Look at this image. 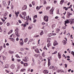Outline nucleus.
I'll list each match as a JSON object with an SVG mask.
<instances>
[{
    "instance_id": "obj_54",
    "label": "nucleus",
    "mask_w": 74,
    "mask_h": 74,
    "mask_svg": "<svg viewBox=\"0 0 74 74\" xmlns=\"http://www.w3.org/2000/svg\"><path fill=\"white\" fill-rule=\"evenodd\" d=\"M18 22L20 23H22V21H21V20H18Z\"/></svg>"
},
{
    "instance_id": "obj_31",
    "label": "nucleus",
    "mask_w": 74,
    "mask_h": 74,
    "mask_svg": "<svg viewBox=\"0 0 74 74\" xmlns=\"http://www.w3.org/2000/svg\"><path fill=\"white\" fill-rule=\"evenodd\" d=\"M51 7L49 6H48L46 7V10H48L49 9V8H50Z\"/></svg>"
},
{
    "instance_id": "obj_25",
    "label": "nucleus",
    "mask_w": 74,
    "mask_h": 74,
    "mask_svg": "<svg viewBox=\"0 0 74 74\" xmlns=\"http://www.w3.org/2000/svg\"><path fill=\"white\" fill-rule=\"evenodd\" d=\"M60 31V29H56V33H59V32Z\"/></svg>"
},
{
    "instance_id": "obj_34",
    "label": "nucleus",
    "mask_w": 74,
    "mask_h": 74,
    "mask_svg": "<svg viewBox=\"0 0 74 74\" xmlns=\"http://www.w3.org/2000/svg\"><path fill=\"white\" fill-rule=\"evenodd\" d=\"M19 14V13L18 12H15V14L16 15H18V14Z\"/></svg>"
},
{
    "instance_id": "obj_12",
    "label": "nucleus",
    "mask_w": 74,
    "mask_h": 74,
    "mask_svg": "<svg viewBox=\"0 0 74 74\" xmlns=\"http://www.w3.org/2000/svg\"><path fill=\"white\" fill-rule=\"evenodd\" d=\"M58 43H57V42H56V41H55L54 42H53V45L54 46H56V45H58Z\"/></svg>"
},
{
    "instance_id": "obj_7",
    "label": "nucleus",
    "mask_w": 74,
    "mask_h": 74,
    "mask_svg": "<svg viewBox=\"0 0 74 74\" xmlns=\"http://www.w3.org/2000/svg\"><path fill=\"white\" fill-rule=\"evenodd\" d=\"M35 51L36 52L38 53H40V51H39V50L38 49H35Z\"/></svg>"
},
{
    "instance_id": "obj_51",
    "label": "nucleus",
    "mask_w": 74,
    "mask_h": 74,
    "mask_svg": "<svg viewBox=\"0 0 74 74\" xmlns=\"http://www.w3.org/2000/svg\"><path fill=\"white\" fill-rule=\"evenodd\" d=\"M42 25H45V23H42Z\"/></svg>"
},
{
    "instance_id": "obj_18",
    "label": "nucleus",
    "mask_w": 74,
    "mask_h": 74,
    "mask_svg": "<svg viewBox=\"0 0 74 74\" xmlns=\"http://www.w3.org/2000/svg\"><path fill=\"white\" fill-rule=\"evenodd\" d=\"M22 14L23 15H26V12H23L22 13Z\"/></svg>"
},
{
    "instance_id": "obj_40",
    "label": "nucleus",
    "mask_w": 74,
    "mask_h": 74,
    "mask_svg": "<svg viewBox=\"0 0 74 74\" xmlns=\"http://www.w3.org/2000/svg\"><path fill=\"white\" fill-rule=\"evenodd\" d=\"M47 71V70H44L43 71V73H44L45 74V73H46V72Z\"/></svg>"
},
{
    "instance_id": "obj_48",
    "label": "nucleus",
    "mask_w": 74,
    "mask_h": 74,
    "mask_svg": "<svg viewBox=\"0 0 74 74\" xmlns=\"http://www.w3.org/2000/svg\"><path fill=\"white\" fill-rule=\"evenodd\" d=\"M1 19L2 21L3 22H4L5 21V20L3 19V18H1Z\"/></svg>"
},
{
    "instance_id": "obj_38",
    "label": "nucleus",
    "mask_w": 74,
    "mask_h": 74,
    "mask_svg": "<svg viewBox=\"0 0 74 74\" xmlns=\"http://www.w3.org/2000/svg\"><path fill=\"white\" fill-rule=\"evenodd\" d=\"M57 53H58V51H56L54 52V53H52V54H56Z\"/></svg>"
},
{
    "instance_id": "obj_55",
    "label": "nucleus",
    "mask_w": 74,
    "mask_h": 74,
    "mask_svg": "<svg viewBox=\"0 0 74 74\" xmlns=\"http://www.w3.org/2000/svg\"><path fill=\"white\" fill-rule=\"evenodd\" d=\"M32 4L33 5H35V4H34V2H32Z\"/></svg>"
},
{
    "instance_id": "obj_33",
    "label": "nucleus",
    "mask_w": 74,
    "mask_h": 74,
    "mask_svg": "<svg viewBox=\"0 0 74 74\" xmlns=\"http://www.w3.org/2000/svg\"><path fill=\"white\" fill-rule=\"evenodd\" d=\"M60 70H60V69H58L56 71V72H57V73H59V72H60Z\"/></svg>"
},
{
    "instance_id": "obj_22",
    "label": "nucleus",
    "mask_w": 74,
    "mask_h": 74,
    "mask_svg": "<svg viewBox=\"0 0 74 74\" xmlns=\"http://www.w3.org/2000/svg\"><path fill=\"white\" fill-rule=\"evenodd\" d=\"M54 68V66H51L49 68V69L51 70V69H53Z\"/></svg>"
},
{
    "instance_id": "obj_37",
    "label": "nucleus",
    "mask_w": 74,
    "mask_h": 74,
    "mask_svg": "<svg viewBox=\"0 0 74 74\" xmlns=\"http://www.w3.org/2000/svg\"><path fill=\"white\" fill-rule=\"evenodd\" d=\"M20 16L21 17V18H22V19H24V18L23 17V16H22L21 14L20 15Z\"/></svg>"
},
{
    "instance_id": "obj_62",
    "label": "nucleus",
    "mask_w": 74,
    "mask_h": 74,
    "mask_svg": "<svg viewBox=\"0 0 74 74\" xmlns=\"http://www.w3.org/2000/svg\"><path fill=\"white\" fill-rule=\"evenodd\" d=\"M25 49L26 50H29V49L28 48H25Z\"/></svg>"
},
{
    "instance_id": "obj_32",
    "label": "nucleus",
    "mask_w": 74,
    "mask_h": 74,
    "mask_svg": "<svg viewBox=\"0 0 74 74\" xmlns=\"http://www.w3.org/2000/svg\"><path fill=\"white\" fill-rule=\"evenodd\" d=\"M36 18H37V15H35L34 16V17L33 18L34 20Z\"/></svg>"
},
{
    "instance_id": "obj_5",
    "label": "nucleus",
    "mask_w": 74,
    "mask_h": 74,
    "mask_svg": "<svg viewBox=\"0 0 74 74\" xmlns=\"http://www.w3.org/2000/svg\"><path fill=\"white\" fill-rule=\"evenodd\" d=\"M15 34L16 35L17 37H20V35H19V34H18V31H16L15 33Z\"/></svg>"
},
{
    "instance_id": "obj_64",
    "label": "nucleus",
    "mask_w": 74,
    "mask_h": 74,
    "mask_svg": "<svg viewBox=\"0 0 74 74\" xmlns=\"http://www.w3.org/2000/svg\"><path fill=\"white\" fill-rule=\"evenodd\" d=\"M26 24H24L23 27H26Z\"/></svg>"
},
{
    "instance_id": "obj_58",
    "label": "nucleus",
    "mask_w": 74,
    "mask_h": 74,
    "mask_svg": "<svg viewBox=\"0 0 74 74\" xmlns=\"http://www.w3.org/2000/svg\"><path fill=\"white\" fill-rule=\"evenodd\" d=\"M6 45H7V46H9V43H7L6 44Z\"/></svg>"
},
{
    "instance_id": "obj_61",
    "label": "nucleus",
    "mask_w": 74,
    "mask_h": 74,
    "mask_svg": "<svg viewBox=\"0 0 74 74\" xmlns=\"http://www.w3.org/2000/svg\"><path fill=\"white\" fill-rule=\"evenodd\" d=\"M55 19H58V16H56L55 17Z\"/></svg>"
},
{
    "instance_id": "obj_56",
    "label": "nucleus",
    "mask_w": 74,
    "mask_h": 74,
    "mask_svg": "<svg viewBox=\"0 0 74 74\" xmlns=\"http://www.w3.org/2000/svg\"><path fill=\"white\" fill-rule=\"evenodd\" d=\"M2 32V29L1 28V27H0V32Z\"/></svg>"
},
{
    "instance_id": "obj_42",
    "label": "nucleus",
    "mask_w": 74,
    "mask_h": 74,
    "mask_svg": "<svg viewBox=\"0 0 74 74\" xmlns=\"http://www.w3.org/2000/svg\"><path fill=\"white\" fill-rule=\"evenodd\" d=\"M70 20H71V21H74V18L73 19V18H71V19H69V21H70Z\"/></svg>"
},
{
    "instance_id": "obj_41",
    "label": "nucleus",
    "mask_w": 74,
    "mask_h": 74,
    "mask_svg": "<svg viewBox=\"0 0 74 74\" xmlns=\"http://www.w3.org/2000/svg\"><path fill=\"white\" fill-rule=\"evenodd\" d=\"M10 23H8L7 24V25L8 26H10Z\"/></svg>"
},
{
    "instance_id": "obj_45",
    "label": "nucleus",
    "mask_w": 74,
    "mask_h": 74,
    "mask_svg": "<svg viewBox=\"0 0 74 74\" xmlns=\"http://www.w3.org/2000/svg\"><path fill=\"white\" fill-rule=\"evenodd\" d=\"M48 73V71L46 70V71L45 74H47Z\"/></svg>"
},
{
    "instance_id": "obj_27",
    "label": "nucleus",
    "mask_w": 74,
    "mask_h": 74,
    "mask_svg": "<svg viewBox=\"0 0 74 74\" xmlns=\"http://www.w3.org/2000/svg\"><path fill=\"white\" fill-rule=\"evenodd\" d=\"M20 50L21 51H25V49H23V48H21Z\"/></svg>"
},
{
    "instance_id": "obj_59",
    "label": "nucleus",
    "mask_w": 74,
    "mask_h": 74,
    "mask_svg": "<svg viewBox=\"0 0 74 74\" xmlns=\"http://www.w3.org/2000/svg\"><path fill=\"white\" fill-rule=\"evenodd\" d=\"M47 3L46 2V1H44V4H46Z\"/></svg>"
},
{
    "instance_id": "obj_57",
    "label": "nucleus",
    "mask_w": 74,
    "mask_h": 74,
    "mask_svg": "<svg viewBox=\"0 0 74 74\" xmlns=\"http://www.w3.org/2000/svg\"><path fill=\"white\" fill-rule=\"evenodd\" d=\"M38 8H39V7L38 6H37L36 7V9L37 10H38Z\"/></svg>"
},
{
    "instance_id": "obj_16",
    "label": "nucleus",
    "mask_w": 74,
    "mask_h": 74,
    "mask_svg": "<svg viewBox=\"0 0 74 74\" xmlns=\"http://www.w3.org/2000/svg\"><path fill=\"white\" fill-rule=\"evenodd\" d=\"M62 42L64 43V45H66V43H67V42L66 41V40H64Z\"/></svg>"
},
{
    "instance_id": "obj_1",
    "label": "nucleus",
    "mask_w": 74,
    "mask_h": 74,
    "mask_svg": "<svg viewBox=\"0 0 74 74\" xmlns=\"http://www.w3.org/2000/svg\"><path fill=\"white\" fill-rule=\"evenodd\" d=\"M44 20L46 22L48 21V16H45L44 17Z\"/></svg>"
},
{
    "instance_id": "obj_23",
    "label": "nucleus",
    "mask_w": 74,
    "mask_h": 74,
    "mask_svg": "<svg viewBox=\"0 0 74 74\" xmlns=\"http://www.w3.org/2000/svg\"><path fill=\"white\" fill-rule=\"evenodd\" d=\"M52 36V33H50L48 35V36L49 37H51Z\"/></svg>"
},
{
    "instance_id": "obj_15",
    "label": "nucleus",
    "mask_w": 74,
    "mask_h": 74,
    "mask_svg": "<svg viewBox=\"0 0 74 74\" xmlns=\"http://www.w3.org/2000/svg\"><path fill=\"white\" fill-rule=\"evenodd\" d=\"M27 41H28V38H27L24 40V42L26 43L27 42Z\"/></svg>"
},
{
    "instance_id": "obj_60",
    "label": "nucleus",
    "mask_w": 74,
    "mask_h": 74,
    "mask_svg": "<svg viewBox=\"0 0 74 74\" xmlns=\"http://www.w3.org/2000/svg\"><path fill=\"white\" fill-rule=\"evenodd\" d=\"M30 71H31V73H32V72H33V69H31Z\"/></svg>"
},
{
    "instance_id": "obj_50",
    "label": "nucleus",
    "mask_w": 74,
    "mask_h": 74,
    "mask_svg": "<svg viewBox=\"0 0 74 74\" xmlns=\"http://www.w3.org/2000/svg\"><path fill=\"white\" fill-rule=\"evenodd\" d=\"M39 13L40 14H42V11L39 12Z\"/></svg>"
},
{
    "instance_id": "obj_39",
    "label": "nucleus",
    "mask_w": 74,
    "mask_h": 74,
    "mask_svg": "<svg viewBox=\"0 0 74 74\" xmlns=\"http://www.w3.org/2000/svg\"><path fill=\"white\" fill-rule=\"evenodd\" d=\"M71 53L72 54V55H73V57H74V52L73 51H72Z\"/></svg>"
},
{
    "instance_id": "obj_30",
    "label": "nucleus",
    "mask_w": 74,
    "mask_h": 74,
    "mask_svg": "<svg viewBox=\"0 0 74 74\" xmlns=\"http://www.w3.org/2000/svg\"><path fill=\"white\" fill-rule=\"evenodd\" d=\"M11 33H12V30H11V31H10L8 33V34H10Z\"/></svg>"
},
{
    "instance_id": "obj_49",
    "label": "nucleus",
    "mask_w": 74,
    "mask_h": 74,
    "mask_svg": "<svg viewBox=\"0 0 74 74\" xmlns=\"http://www.w3.org/2000/svg\"><path fill=\"white\" fill-rule=\"evenodd\" d=\"M33 39H30L29 40V42H32L33 41Z\"/></svg>"
},
{
    "instance_id": "obj_53",
    "label": "nucleus",
    "mask_w": 74,
    "mask_h": 74,
    "mask_svg": "<svg viewBox=\"0 0 74 74\" xmlns=\"http://www.w3.org/2000/svg\"><path fill=\"white\" fill-rule=\"evenodd\" d=\"M60 72H61V73H63V72H64L63 70L60 69Z\"/></svg>"
},
{
    "instance_id": "obj_2",
    "label": "nucleus",
    "mask_w": 74,
    "mask_h": 74,
    "mask_svg": "<svg viewBox=\"0 0 74 74\" xmlns=\"http://www.w3.org/2000/svg\"><path fill=\"white\" fill-rule=\"evenodd\" d=\"M28 59V57H25V58L23 59V60L25 62H27L28 60H27Z\"/></svg>"
},
{
    "instance_id": "obj_35",
    "label": "nucleus",
    "mask_w": 74,
    "mask_h": 74,
    "mask_svg": "<svg viewBox=\"0 0 74 74\" xmlns=\"http://www.w3.org/2000/svg\"><path fill=\"white\" fill-rule=\"evenodd\" d=\"M59 10L58 9L57 10V14H59Z\"/></svg>"
},
{
    "instance_id": "obj_3",
    "label": "nucleus",
    "mask_w": 74,
    "mask_h": 74,
    "mask_svg": "<svg viewBox=\"0 0 74 74\" xmlns=\"http://www.w3.org/2000/svg\"><path fill=\"white\" fill-rule=\"evenodd\" d=\"M19 42H20V45L21 46H23V40H22V42L21 41V40H20Z\"/></svg>"
},
{
    "instance_id": "obj_21",
    "label": "nucleus",
    "mask_w": 74,
    "mask_h": 74,
    "mask_svg": "<svg viewBox=\"0 0 74 74\" xmlns=\"http://www.w3.org/2000/svg\"><path fill=\"white\" fill-rule=\"evenodd\" d=\"M8 68V64H6L4 68Z\"/></svg>"
},
{
    "instance_id": "obj_52",
    "label": "nucleus",
    "mask_w": 74,
    "mask_h": 74,
    "mask_svg": "<svg viewBox=\"0 0 74 74\" xmlns=\"http://www.w3.org/2000/svg\"><path fill=\"white\" fill-rule=\"evenodd\" d=\"M57 2V1H54L53 3H54V4H56V3Z\"/></svg>"
},
{
    "instance_id": "obj_63",
    "label": "nucleus",
    "mask_w": 74,
    "mask_h": 74,
    "mask_svg": "<svg viewBox=\"0 0 74 74\" xmlns=\"http://www.w3.org/2000/svg\"><path fill=\"white\" fill-rule=\"evenodd\" d=\"M36 22V19H34V21H33V22L35 23Z\"/></svg>"
},
{
    "instance_id": "obj_24",
    "label": "nucleus",
    "mask_w": 74,
    "mask_h": 74,
    "mask_svg": "<svg viewBox=\"0 0 74 74\" xmlns=\"http://www.w3.org/2000/svg\"><path fill=\"white\" fill-rule=\"evenodd\" d=\"M43 32L42 31V32H40V36H42V35L43 34H44V33H43Z\"/></svg>"
},
{
    "instance_id": "obj_6",
    "label": "nucleus",
    "mask_w": 74,
    "mask_h": 74,
    "mask_svg": "<svg viewBox=\"0 0 74 74\" xmlns=\"http://www.w3.org/2000/svg\"><path fill=\"white\" fill-rule=\"evenodd\" d=\"M69 20L67 19L66 20L64 21V24H67V23H69Z\"/></svg>"
},
{
    "instance_id": "obj_36",
    "label": "nucleus",
    "mask_w": 74,
    "mask_h": 74,
    "mask_svg": "<svg viewBox=\"0 0 74 74\" xmlns=\"http://www.w3.org/2000/svg\"><path fill=\"white\" fill-rule=\"evenodd\" d=\"M70 16L69 14V13H68V16H67V18H70Z\"/></svg>"
},
{
    "instance_id": "obj_44",
    "label": "nucleus",
    "mask_w": 74,
    "mask_h": 74,
    "mask_svg": "<svg viewBox=\"0 0 74 74\" xmlns=\"http://www.w3.org/2000/svg\"><path fill=\"white\" fill-rule=\"evenodd\" d=\"M56 35V34L52 33V36H55Z\"/></svg>"
},
{
    "instance_id": "obj_14",
    "label": "nucleus",
    "mask_w": 74,
    "mask_h": 74,
    "mask_svg": "<svg viewBox=\"0 0 74 74\" xmlns=\"http://www.w3.org/2000/svg\"><path fill=\"white\" fill-rule=\"evenodd\" d=\"M26 19H25V18H24V19L25 20H26L27 21H26V22H25V23H28V21H29V18H27V17H26Z\"/></svg>"
},
{
    "instance_id": "obj_4",
    "label": "nucleus",
    "mask_w": 74,
    "mask_h": 74,
    "mask_svg": "<svg viewBox=\"0 0 74 74\" xmlns=\"http://www.w3.org/2000/svg\"><path fill=\"white\" fill-rule=\"evenodd\" d=\"M26 9H27V5H24V6L23 7L22 10H26Z\"/></svg>"
},
{
    "instance_id": "obj_43",
    "label": "nucleus",
    "mask_w": 74,
    "mask_h": 74,
    "mask_svg": "<svg viewBox=\"0 0 74 74\" xmlns=\"http://www.w3.org/2000/svg\"><path fill=\"white\" fill-rule=\"evenodd\" d=\"M64 66L65 68H67V64H64Z\"/></svg>"
},
{
    "instance_id": "obj_20",
    "label": "nucleus",
    "mask_w": 74,
    "mask_h": 74,
    "mask_svg": "<svg viewBox=\"0 0 74 74\" xmlns=\"http://www.w3.org/2000/svg\"><path fill=\"white\" fill-rule=\"evenodd\" d=\"M55 26H56L55 24L53 25L52 26V29H54L55 27Z\"/></svg>"
},
{
    "instance_id": "obj_19",
    "label": "nucleus",
    "mask_w": 74,
    "mask_h": 74,
    "mask_svg": "<svg viewBox=\"0 0 74 74\" xmlns=\"http://www.w3.org/2000/svg\"><path fill=\"white\" fill-rule=\"evenodd\" d=\"M9 53H11V54L12 53H14V52L13 51H9Z\"/></svg>"
},
{
    "instance_id": "obj_9",
    "label": "nucleus",
    "mask_w": 74,
    "mask_h": 74,
    "mask_svg": "<svg viewBox=\"0 0 74 74\" xmlns=\"http://www.w3.org/2000/svg\"><path fill=\"white\" fill-rule=\"evenodd\" d=\"M58 57L59 59L61 58V54H60V53H58Z\"/></svg>"
},
{
    "instance_id": "obj_10",
    "label": "nucleus",
    "mask_w": 74,
    "mask_h": 74,
    "mask_svg": "<svg viewBox=\"0 0 74 74\" xmlns=\"http://www.w3.org/2000/svg\"><path fill=\"white\" fill-rule=\"evenodd\" d=\"M48 66H49L51 65V62H50V59L48 58Z\"/></svg>"
},
{
    "instance_id": "obj_29",
    "label": "nucleus",
    "mask_w": 74,
    "mask_h": 74,
    "mask_svg": "<svg viewBox=\"0 0 74 74\" xmlns=\"http://www.w3.org/2000/svg\"><path fill=\"white\" fill-rule=\"evenodd\" d=\"M21 71H26V69H22L21 70Z\"/></svg>"
},
{
    "instance_id": "obj_47",
    "label": "nucleus",
    "mask_w": 74,
    "mask_h": 74,
    "mask_svg": "<svg viewBox=\"0 0 74 74\" xmlns=\"http://www.w3.org/2000/svg\"><path fill=\"white\" fill-rule=\"evenodd\" d=\"M3 34H6V31H4Z\"/></svg>"
},
{
    "instance_id": "obj_17",
    "label": "nucleus",
    "mask_w": 74,
    "mask_h": 74,
    "mask_svg": "<svg viewBox=\"0 0 74 74\" xmlns=\"http://www.w3.org/2000/svg\"><path fill=\"white\" fill-rule=\"evenodd\" d=\"M51 45V43H50V42H49V43L47 44V47L49 48V47Z\"/></svg>"
},
{
    "instance_id": "obj_11",
    "label": "nucleus",
    "mask_w": 74,
    "mask_h": 74,
    "mask_svg": "<svg viewBox=\"0 0 74 74\" xmlns=\"http://www.w3.org/2000/svg\"><path fill=\"white\" fill-rule=\"evenodd\" d=\"M54 10L53 9H51L50 10V12L51 14H53V11Z\"/></svg>"
},
{
    "instance_id": "obj_26",
    "label": "nucleus",
    "mask_w": 74,
    "mask_h": 74,
    "mask_svg": "<svg viewBox=\"0 0 74 74\" xmlns=\"http://www.w3.org/2000/svg\"><path fill=\"white\" fill-rule=\"evenodd\" d=\"M38 55H39V56H40V54H38V55H37V54H35V55H34V56H35V57H36V58H38Z\"/></svg>"
},
{
    "instance_id": "obj_46",
    "label": "nucleus",
    "mask_w": 74,
    "mask_h": 74,
    "mask_svg": "<svg viewBox=\"0 0 74 74\" xmlns=\"http://www.w3.org/2000/svg\"><path fill=\"white\" fill-rule=\"evenodd\" d=\"M8 5H9L10 4V3H11V1H8Z\"/></svg>"
},
{
    "instance_id": "obj_28",
    "label": "nucleus",
    "mask_w": 74,
    "mask_h": 74,
    "mask_svg": "<svg viewBox=\"0 0 74 74\" xmlns=\"http://www.w3.org/2000/svg\"><path fill=\"white\" fill-rule=\"evenodd\" d=\"M24 66H27L28 64L27 63H25L24 64Z\"/></svg>"
},
{
    "instance_id": "obj_8",
    "label": "nucleus",
    "mask_w": 74,
    "mask_h": 74,
    "mask_svg": "<svg viewBox=\"0 0 74 74\" xmlns=\"http://www.w3.org/2000/svg\"><path fill=\"white\" fill-rule=\"evenodd\" d=\"M15 67V65L14 64H12L11 66H10V68L12 69H14Z\"/></svg>"
},
{
    "instance_id": "obj_13",
    "label": "nucleus",
    "mask_w": 74,
    "mask_h": 74,
    "mask_svg": "<svg viewBox=\"0 0 74 74\" xmlns=\"http://www.w3.org/2000/svg\"><path fill=\"white\" fill-rule=\"evenodd\" d=\"M70 21V22L71 25H73V24H74V21H72L71 20H69Z\"/></svg>"
}]
</instances>
